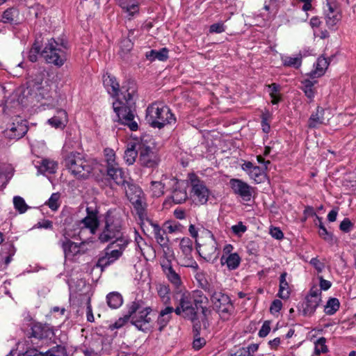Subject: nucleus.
<instances>
[{"mask_svg": "<svg viewBox=\"0 0 356 356\" xmlns=\"http://www.w3.org/2000/svg\"><path fill=\"white\" fill-rule=\"evenodd\" d=\"M106 302L110 308L118 309L123 303L122 296L117 291L111 292L106 296Z\"/></svg>", "mask_w": 356, "mask_h": 356, "instance_id": "obj_34", "label": "nucleus"}, {"mask_svg": "<svg viewBox=\"0 0 356 356\" xmlns=\"http://www.w3.org/2000/svg\"><path fill=\"white\" fill-rule=\"evenodd\" d=\"M165 231L169 233H175L181 231V225L177 222H167L165 224Z\"/></svg>", "mask_w": 356, "mask_h": 356, "instance_id": "obj_58", "label": "nucleus"}, {"mask_svg": "<svg viewBox=\"0 0 356 356\" xmlns=\"http://www.w3.org/2000/svg\"><path fill=\"white\" fill-rule=\"evenodd\" d=\"M145 120L152 127L161 129L167 124H175L176 118L168 106L153 103L146 109Z\"/></svg>", "mask_w": 356, "mask_h": 356, "instance_id": "obj_4", "label": "nucleus"}, {"mask_svg": "<svg viewBox=\"0 0 356 356\" xmlns=\"http://www.w3.org/2000/svg\"><path fill=\"white\" fill-rule=\"evenodd\" d=\"M268 87L270 89V97L271 98V103L273 104H277L281 100V97L279 94L280 86L273 83L268 85Z\"/></svg>", "mask_w": 356, "mask_h": 356, "instance_id": "obj_48", "label": "nucleus"}, {"mask_svg": "<svg viewBox=\"0 0 356 356\" xmlns=\"http://www.w3.org/2000/svg\"><path fill=\"white\" fill-rule=\"evenodd\" d=\"M197 310L189 293L185 292L179 294L178 305L174 308L177 315L180 316L184 314V318L194 321L197 318Z\"/></svg>", "mask_w": 356, "mask_h": 356, "instance_id": "obj_8", "label": "nucleus"}, {"mask_svg": "<svg viewBox=\"0 0 356 356\" xmlns=\"http://www.w3.org/2000/svg\"><path fill=\"white\" fill-rule=\"evenodd\" d=\"M88 215L81 220V224L83 225L81 229L87 228L90 229L92 234H95L97 227H99V220L96 213L89 211V208H87Z\"/></svg>", "mask_w": 356, "mask_h": 356, "instance_id": "obj_26", "label": "nucleus"}, {"mask_svg": "<svg viewBox=\"0 0 356 356\" xmlns=\"http://www.w3.org/2000/svg\"><path fill=\"white\" fill-rule=\"evenodd\" d=\"M16 250L13 244L6 243L3 245L1 252H0V262H3L8 266L12 261L13 255L15 254Z\"/></svg>", "mask_w": 356, "mask_h": 356, "instance_id": "obj_30", "label": "nucleus"}, {"mask_svg": "<svg viewBox=\"0 0 356 356\" xmlns=\"http://www.w3.org/2000/svg\"><path fill=\"white\" fill-rule=\"evenodd\" d=\"M22 356H65V348L61 346H56L46 352L31 348L22 353Z\"/></svg>", "mask_w": 356, "mask_h": 356, "instance_id": "obj_23", "label": "nucleus"}, {"mask_svg": "<svg viewBox=\"0 0 356 356\" xmlns=\"http://www.w3.org/2000/svg\"><path fill=\"white\" fill-rule=\"evenodd\" d=\"M60 197V194L59 193H54L44 204L48 206L52 211H57L60 204L59 201Z\"/></svg>", "mask_w": 356, "mask_h": 356, "instance_id": "obj_46", "label": "nucleus"}, {"mask_svg": "<svg viewBox=\"0 0 356 356\" xmlns=\"http://www.w3.org/2000/svg\"><path fill=\"white\" fill-rule=\"evenodd\" d=\"M112 246V244H109L107 248L104 250V254L99 257L97 260L96 266L99 267L104 270V268L110 266L113 263H114L116 260H118L122 256L121 250H111L109 249Z\"/></svg>", "mask_w": 356, "mask_h": 356, "instance_id": "obj_16", "label": "nucleus"}, {"mask_svg": "<svg viewBox=\"0 0 356 356\" xmlns=\"http://www.w3.org/2000/svg\"><path fill=\"white\" fill-rule=\"evenodd\" d=\"M206 344V340L204 338L199 337V333L195 334L194 340L193 342V347L195 350H200Z\"/></svg>", "mask_w": 356, "mask_h": 356, "instance_id": "obj_60", "label": "nucleus"}, {"mask_svg": "<svg viewBox=\"0 0 356 356\" xmlns=\"http://www.w3.org/2000/svg\"><path fill=\"white\" fill-rule=\"evenodd\" d=\"M14 13L15 10L12 8L6 9L2 15V19L1 22L3 23L13 24L14 22Z\"/></svg>", "mask_w": 356, "mask_h": 356, "instance_id": "obj_56", "label": "nucleus"}, {"mask_svg": "<svg viewBox=\"0 0 356 356\" xmlns=\"http://www.w3.org/2000/svg\"><path fill=\"white\" fill-rule=\"evenodd\" d=\"M106 171L107 175L112 179L117 185L122 186V188L126 186L129 181L130 178L119 165L108 167Z\"/></svg>", "mask_w": 356, "mask_h": 356, "instance_id": "obj_18", "label": "nucleus"}, {"mask_svg": "<svg viewBox=\"0 0 356 356\" xmlns=\"http://www.w3.org/2000/svg\"><path fill=\"white\" fill-rule=\"evenodd\" d=\"M138 152V149H136V145L131 144L129 145L127 149L124 152V158L126 163L128 165H132L134 163L137 157Z\"/></svg>", "mask_w": 356, "mask_h": 356, "instance_id": "obj_40", "label": "nucleus"}, {"mask_svg": "<svg viewBox=\"0 0 356 356\" xmlns=\"http://www.w3.org/2000/svg\"><path fill=\"white\" fill-rule=\"evenodd\" d=\"M282 307V301L280 300H274L270 307V312L271 314H274L278 313Z\"/></svg>", "mask_w": 356, "mask_h": 356, "instance_id": "obj_64", "label": "nucleus"}, {"mask_svg": "<svg viewBox=\"0 0 356 356\" xmlns=\"http://www.w3.org/2000/svg\"><path fill=\"white\" fill-rule=\"evenodd\" d=\"M127 197L133 204L136 213L140 220L146 218V199L142 189L137 185L129 181L126 186L122 188Z\"/></svg>", "mask_w": 356, "mask_h": 356, "instance_id": "obj_7", "label": "nucleus"}, {"mask_svg": "<svg viewBox=\"0 0 356 356\" xmlns=\"http://www.w3.org/2000/svg\"><path fill=\"white\" fill-rule=\"evenodd\" d=\"M306 56V51H300L298 54L293 56H282L281 57V60L284 67L298 69L302 65V58Z\"/></svg>", "mask_w": 356, "mask_h": 356, "instance_id": "obj_25", "label": "nucleus"}, {"mask_svg": "<svg viewBox=\"0 0 356 356\" xmlns=\"http://www.w3.org/2000/svg\"><path fill=\"white\" fill-rule=\"evenodd\" d=\"M241 262V258L237 253H232L228 256L223 254L220 258L222 265H227L229 270L236 269Z\"/></svg>", "mask_w": 356, "mask_h": 356, "instance_id": "obj_31", "label": "nucleus"}, {"mask_svg": "<svg viewBox=\"0 0 356 356\" xmlns=\"http://www.w3.org/2000/svg\"><path fill=\"white\" fill-rule=\"evenodd\" d=\"M171 197L175 204H181L187 199L186 191L177 183L172 192Z\"/></svg>", "mask_w": 356, "mask_h": 356, "instance_id": "obj_35", "label": "nucleus"}, {"mask_svg": "<svg viewBox=\"0 0 356 356\" xmlns=\"http://www.w3.org/2000/svg\"><path fill=\"white\" fill-rule=\"evenodd\" d=\"M270 331V322L269 321H266L263 323L261 329L259 331V336L260 337H266Z\"/></svg>", "mask_w": 356, "mask_h": 356, "instance_id": "obj_63", "label": "nucleus"}, {"mask_svg": "<svg viewBox=\"0 0 356 356\" xmlns=\"http://www.w3.org/2000/svg\"><path fill=\"white\" fill-rule=\"evenodd\" d=\"M41 47L38 42L35 41L33 44L32 45V47L29 51L28 54V59L32 63H35L38 60V56L39 54H41L40 51Z\"/></svg>", "mask_w": 356, "mask_h": 356, "instance_id": "obj_50", "label": "nucleus"}, {"mask_svg": "<svg viewBox=\"0 0 356 356\" xmlns=\"http://www.w3.org/2000/svg\"><path fill=\"white\" fill-rule=\"evenodd\" d=\"M191 184L193 195L197 197L202 204L206 203L209 197V190L206 186L197 178L192 179Z\"/></svg>", "mask_w": 356, "mask_h": 356, "instance_id": "obj_22", "label": "nucleus"}, {"mask_svg": "<svg viewBox=\"0 0 356 356\" xmlns=\"http://www.w3.org/2000/svg\"><path fill=\"white\" fill-rule=\"evenodd\" d=\"M317 218L320 222L318 225L319 236L327 243L332 244L334 241L333 234L327 230L326 227L323 225V222H321V218L319 217Z\"/></svg>", "mask_w": 356, "mask_h": 356, "instance_id": "obj_44", "label": "nucleus"}, {"mask_svg": "<svg viewBox=\"0 0 356 356\" xmlns=\"http://www.w3.org/2000/svg\"><path fill=\"white\" fill-rule=\"evenodd\" d=\"M64 164L76 179L88 178L94 169L93 161L76 152L68 153L65 156Z\"/></svg>", "mask_w": 356, "mask_h": 356, "instance_id": "obj_3", "label": "nucleus"}, {"mask_svg": "<svg viewBox=\"0 0 356 356\" xmlns=\"http://www.w3.org/2000/svg\"><path fill=\"white\" fill-rule=\"evenodd\" d=\"M200 286L210 296L213 309L223 321H227L234 310V307L229 296L224 293L218 287L207 281L200 282Z\"/></svg>", "mask_w": 356, "mask_h": 356, "instance_id": "obj_2", "label": "nucleus"}, {"mask_svg": "<svg viewBox=\"0 0 356 356\" xmlns=\"http://www.w3.org/2000/svg\"><path fill=\"white\" fill-rule=\"evenodd\" d=\"M141 307L140 301H133L126 305L127 314L122 317L119 318L114 323L109 325V329L113 330L122 327L129 320L131 316Z\"/></svg>", "mask_w": 356, "mask_h": 356, "instance_id": "obj_14", "label": "nucleus"}, {"mask_svg": "<svg viewBox=\"0 0 356 356\" xmlns=\"http://www.w3.org/2000/svg\"><path fill=\"white\" fill-rule=\"evenodd\" d=\"M248 175L251 179L258 184L262 182L265 178L264 170L260 167L256 165Z\"/></svg>", "mask_w": 356, "mask_h": 356, "instance_id": "obj_49", "label": "nucleus"}, {"mask_svg": "<svg viewBox=\"0 0 356 356\" xmlns=\"http://www.w3.org/2000/svg\"><path fill=\"white\" fill-rule=\"evenodd\" d=\"M231 229L234 234L240 236L246 232L247 227L242 222H239L236 225L232 226Z\"/></svg>", "mask_w": 356, "mask_h": 356, "instance_id": "obj_62", "label": "nucleus"}, {"mask_svg": "<svg viewBox=\"0 0 356 356\" xmlns=\"http://www.w3.org/2000/svg\"><path fill=\"white\" fill-rule=\"evenodd\" d=\"M124 225L120 213L108 211L104 217V226L99 234L101 243H107L124 234Z\"/></svg>", "mask_w": 356, "mask_h": 356, "instance_id": "obj_6", "label": "nucleus"}, {"mask_svg": "<svg viewBox=\"0 0 356 356\" xmlns=\"http://www.w3.org/2000/svg\"><path fill=\"white\" fill-rule=\"evenodd\" d=\"M146 58L149 61L159 60L165 61L168 58V49L163 47L159 50L152 49L145 54Z\"/></svg>", "mask_w": 356, "mask_h": 356, "instance_id": "obj_32", "label": "nucleus"}, {"mask_svg": "<svg viewBox=\"0 0 356 356\" xmlns=\"http://www.w3.org/2000/svg\"><path fill=\"white\" fill-rule=\"evenodd\" d=\"M173 312H175L174 307L172 306H167L159 312L157 319L155 322L157 330L159 332H162L168 325L172 319Z\"/></svg>", "mask_w": 356, "mask_h": 356, "instance_id": "obj_24", "label": "nucleus"}, {"mask_svg": "<svg viewBox=\"0 0 356 356\" xmlns=\"http://www.w3.org/2000/svg\"><path fill=\"white\" fill-rule=\"evenodd\" d=\"M354 227V224L348 218H344L340 223L339 229L346 233L349 232Z\"/></svg>", "mask_w": 356, "mask_h": 356, "instance_id": "obj_59", "label": "nucleus"}, {"mask_svg": "<svg viewBox=\"0 0 356 356\" xmlns=\"http://www.w3.org/2000/svg\"><path fill=\"white\" fill-rule=\"evenodd\" d=\"M134 43L131 42V40L129 38H124L121 40L120 48V54L121 57L123 58L125 57V56L131 51V50L133 49Z\"/></svg>", "mask_w": 356, "mask_h": 356, "instance_id": "obj_47", "label": "nucleus"}, {"mask_svg": "<svg viewBox=\"0 0 356 356\" xmlns=\"http://www.w3.org/2000/svg\"><path fill=\"white\" fill-rule=\"evenodd\" d=\"M150 190L154 197H160L164 193V184L161 181H152Z\"/></svg>", "mask_w": 356, "mask_h": 356, "instance_id": "obj_51", "label": "nucleus"}, {"mask_svg": "<svg viewBox=\"0 0 356 356\" xmlns=\"http://www.w3.org/2000/svg\"><path fill=\"white\" fill-rule=\"evenodd\" d=\"M287 273L284 272L280 277V286L277 296L282 299H287L290 296V288L286 278Z\"/></svg>", "mask_w": 356, "mask_h": 356, "instance_id": "obj_33", "label": "nucleus"}, {"mask_svg": "<svg viewBox=\"0 0 356 356\" xmlns=\"http://www.w3.org/2000/svg\"><path fill=\"white\" fill-rule=\"evenodd\" d=\"M225 31V26L224 23L220 22L218 23L213 24L209 27V32L211 33H221Z\"/></svg>", "mask_w": 356, "mask_h": 356, "instance_id": "obj_61", "label": "nucleus"}, {"mask_svg": "<svg viewBox=\"0 0 356 356\" xmlns=\"http://www.w3.org/2000/svg\"><path fill=\"white\" fill-rule=\"evenodd\" d=\"M192 299L197 309H201L202 313L206 316V312L208 311L206 307L209 302L208 298L204 295L202 291L196 290L193 291Z\"/></svg>", "mask_w": 356, "mask_h": 356, "instance_id": "obj_28", "label": "nucleus"}, {"mask_svg": "<svg viewBox=\"0 0 356 356\" xmlns=\"http://www.w3.org/2000/svg\"><path fill=\"white\" fill-rule=\"evenodd\" d=\"M28 131L26 122L17 121L13 122L4 131L6 137L10 139L18 140L22 138Z\"/></svg>", "mask_w": 356, "mask_h": 356, "instance_id": "obj_17", "label": "nucleus"}, {"mask_svg": "<svg viewBox=\"0 0 356 356\" xmlns=\"http://www.w3.org/2000/svg\"><path fill=\"white\" fill-rule=\"evenodd\" d=\"M31 337L36 338V339H42L46 337L45 332L44 330V328L42 327L41 325H35L31 328Z\"/></svg>", "mask_w": 356, "mask_h": 356, "instance_id": "obj_57", "label": "nucleus"}, {"mask_svg": "<svg viewBox=\"0 0 356 356\" xmlns=\"http://www.w3.org/2000/svg\"><path fill=\"white\" fill-rule=\"evenodd\" d=\"M138 163L144 168H156L161 161L158 153L143 143L138 145Z\"/></svg>", "mask_w": 356, "mask_h": 356, "instance_id": "obj_9", "label": "nucleus"}, {"mask_svg": "<svg viewBox=\"0 0 356 356\" xmlns=\"http://www.w3.org/2000/svg\"><path fill=\"white\" fill-rule=\"evenodd\" d=\"M114 239L115 241L111 244H112V245L113 244H116V246L119 248V249H117L116 250H121L122 254L123 251L125 250L129 243V239L124 234L119 237L115 238Z\"/></svg>", "mask_w": 356, "mask_h": 356, "instance_id": "obj_52", "label": "nucleus"}, {"mask_svg": "<svg viewBox=\"0 0 356 356\" xmlns=\"http://www.w3.org/2000/svg\"><path fill=\"white\" fill-rule=\"evenodd\" d=\"M86 242L83 241L77 243L72 241H67L59 243V245L62 248L65 258L72 259L74 257L78 254H83L86 252V250L83 249V245Z\"/></svg>", "mask_w": 356, "mask_h": 356, "instance_id": "obj_15", "label": "nucleus"}, {"mask_svg": "<svg viewBox=\"0 0 356 356\" xmlns=\"http://www.w3.org/2000/svg\"><path fill=\"white\" fill-rule=\"evenodd\" d=\"M324 112L325 110L322 107L317 106L316 112L312 113L308 120V127L314 129L323 124Z\"/></svg>", "mask_w": 356, "mask_h": 356, "instance_id": "obj_29", "label": "nucleus"}, {"mask_svg": "<svg viewBox=\"0 0 356 356\" xmlns=\"http://www.w3.org/2000/svg\"><path fill=\"white\" fill-rule=\"evenodd\" d=\"M156 291L159 296L160 297L161 301L165 305H168L170 302V287L167 284H159L156 286Z\"/></svg>", "mask_w": 356, "mask_h": 356, "instance_id": "obj_39", "label": "nucleus"}, {"mask_svg": "<svg viewBox=\"0 0 356 356\" xmlns=\"http://www.w3.org/2000/svg\"><path fill=\"white\" fill-rule=\"evenodd\" d=\"M325 342L326 339L324 337H321L316 341L315 343V351L317 355L325 353L328 351Z\"/></svg>", "mask_w": 356, "mask_h": 356, "instance_id": "obj_55", "label": "nucleus"}, {"mask_svg": "<svg viewBox=\"0 0 356 356\" xmlns=\"http://www.w3.org/2000/svg\"><path fill=\"white\" fill-rule=\"evenodd\" d=\"M179 248L184 255L188 256L192 254L193 241L188 237L183 238L179 243Z\"/></svg>", "mask_w": 356, "mask_h": 356, "instance_id": "obj_45", "label": "nucleus"}, {"mask_svg": "<svg viewBox=\"0 0 356 356\" xmlns=\"http://www.w3.org/2000/svg\"><path fill=\"white\" fill-rule=\"evenodd\" d=\"M104 156H105V160L106 162V168L108 167H112L116 165H118V163L115 161V152L110 148H106L104 149Z\"/></svg>", "mask_w": 356, "mask_h": 356, "instance_id": "obj_53", "label": "nucleus"}, {"mask_svg": "<svg viewBox=\"0 0 356 356\" xmlns=\"http://www.w3.org/2000/svg\"><path fill=\"white\" fill-rule=\"evenodd\" d=\"M162 270L168 280L177 289L182 284L180 275L174 270L170 261L161 264Z\"/></svg>", "mask_w": 356, "mask_h": 356, "instance_id": "obj_20", "label": "nucleus"}, {"mask_svg": "<svg viewBox=\"0 0 356 356\" xmlns=\"http://www.w3.org/2000/svg\"><path fill=\"white\" fill-rule=\"evenodd\" d=\"M52 88L49 80L42 81L40 86L37 87V95L41 99H49L51 97Z\"/></svg>", "mask_w": 356, "mask_h": 356, "instance_id": "obj_36", "label": "nucleus"}, {"mask_svg": "<svg viewBox=\"0 0 356 356\" xmlns=\"http://www.w3.org/2000/svg\"><path fill=\"white\" fill-rule=\"evenodd\" d=\"M58 164L56 162L44 159L39 166V171L42 173L54 174L56 171Z\"/></svg>", "mask_w": 356, "mask_h": 356, "instance_id": "obj_38", "label": "nucleus"}, {"mask_svg": "<svg viewBox=\"0 0 356 356\" xmlns=\"http://www.w3.org/2000/svg\"><path fill=\"white\" fill-rule=\"evenodd\" d=\"M340 303L337 298H330L325 306L324 312L327 315H333L339 309Z\"/></svg>", "mask_w": 356, "mask_h": 356, "instance_id": "obj_43", "label": "nucleus"}, {"mask_svg": "<svg viewBox=\"0 0 356 356\" xmlns=\"http://www.w3.org/2000/svg\"><path fill=\"white\" fill-rule=\"evenodd\" d=\"M147 220L153 228V233L156 242L162 247H167L169 240L166 235V231L162 229L157 223L147 218Z\"/></svg>", "mask_w": 356, "mask_h": 356, "instance_id": "obj_27", "label": "nucleus"}, {"mask_svg": "<svg viewBox=\"0 0 356 356\" xmlns=\"http://www.w3.org/2000/svg\"><path fill=\"white\" fill-rule=\"evenodd\" d=\"M196 249L199 255L207 261L213 263L218 258L219 251L217 247V242L213 235L211 238L203 245L197 244Z\"/></svg>", "mask_w": 356, "mask_h": 356, "instance_id": "obj_12", "label": "nucleus"}, {"mask_svg": "<svg viewBox=\"0 0 356 356\" xmlns=\"http://www.w3.org/2000/svg\"><path fill=\"white\" fill-rule=\"evenodd\" d=\"M316 81H312L309 79H305L301 82L302 86L301 90L305 92V96L309 99V102H312L316 94V90L314 88V84Z\"/></svg>", "mask_w": 356, "mask_h": 356, "instance_id": "obj_37", "label": "nucleus"}, {"mask_svg": "<svg viewBox=\"0 0 356 356\" xmlns=\"http://www.w3.org/2000/svg\"><path fill=\"white\" fill-rule=\"evenodd\" d=\"M328 65L329 63L325 58L319 57L316 61L315 70L312 72V74L317 76H321L325 73Z\"/></svg>", "mask_w": 356, "mask_h": 356, "instance_id": "obj_41", "label": "nucleus"}, {"mask_svg": "<svg viewBox=\"0 0 356 356\" xmlns=\"http://www.w3.org/2000/svg\"><path fill=\"white\" fill-rule=\"evenodd\" d=\"M67 41L63 39L56 40L54 38H51L48 40L41 52V56L47 63L61 67L67 60Z\"/></svg>", "mask_w": 356, "mask_h": 356, "instance_id": "obj_5", "label": "nucleus"}, {"mask_svg": "<svg viewBox=\"0 0 356 356\" xmlns=\"http://www.w3.org/2000/svg\"><path fill=\"white\" fill-rule=\"evenodd\" d=\"M321 302V291L316 286H313L302 303V314L310 316L314 314Z\"/></svg>", "mask_w": 356, "mask_h": 356, "instance_id": "obj_11", "label": "nucleus"}, {"mask_svg": "<svg viewBox=\"0 0 356 356\" xmlns=\"http://www.w3.org/2000/svg\"><path fill=\"white\" fill-rule=\"evenodd\" d=\"M229 184L234 194L245 202L250 201L253 188L250 185L238 179H232Z\"/></svg>", "mask_w": 356, "mask_h": 356, "instance_id": "obj_13", "label": "nucleus"}, {"mask_svg": "<svg viewBox=\"0 0 356 356\" xmlns=\"http://www.w3.org/2000/svg\"><path fill=\"white\" fill-rule=\"evenodd\" d=\"M117 3L127 14L129 19L139 14L140 4L137 0H117Z\"/></svg>", "mask_w": 356, "mask_h": 356, "instance_id": "obj_21", "label": "nucleus"}, {"mask_svg": "<svg viewBox=\"0 0 356 356\" xmlns=\"http://www.w3.org/2000/svg\"><path fill=\"white\" fill-rule=\"evenodd\" d=\"M13 204L15 209L18 211L20 213H25L29 207L26 204L24 200L20 196H15L13 198Z\"/></svg>", "mask_w": 356, "mask_h": 356, "instance_id": "obj_54", "label": "nucleus"}, {"mask_svg": "<svg viewBox=\"0 0 356 356\" xmlns=\"http://www.w3.org/2000/svg\"><path fill=\"white\" fill-rule=\"evenodd\" d=\"M325 14V22L329 28L335 26L341 19L340 11L334 3H327Z\"/></svg>", "mask_w": 356, "mask_h": 356, "instance_id": "obj_19", "label": "nucleus"}, {"mask_svg": "<svg viewBox=\"0 0 356 356\" xmlns=\"http://www.w3.org/2000/svg\"><path fill=\"white\" fill-rule=\"evenodd\" d=\"M58 116H54L48 120V122L55 128H59L64 126V120L66 119L67 113L64 110L58 111Z\"/></svg>", "mask_w": 356, "mask_h": 356, "instance_id": "obj_42", "label": "nucleus"}, {"mask_svg": "<svg viewBox=\"0 0 356 356\" xmlns=\"http://www.w3.org/2000/svg\"><path fill=\"white\" fill-rule=\"evenodd\" d=\"M141 302V305L143 302ZM152 312L151 307H143L138 309L133 316L131 317V323L134 325L138 330L143 332H147L149 330L150 323L152 320L149 317L150 313Z\"/></svg>", "mask_w": 356, "mask_h": 356, "instance_id": "obj_10", "label": "nucleus"}, {"mask_svg": "<svg viewBox=\"0 0 356 356\" xmlns=\"http://www.w3.org/2000/svg\"><path fill=\"white\" fill-rule=\"evenodd\" d=\"M104 83L110 86L108 93L116 100L113 103V108L118 118L117 121L127 126L131 131L138 129V122L135 120L133 107L135 105L134 97L137 95V86L134 81H127L120 88L116 78L108 75Z\"/></svg>", "mask_w": 356, "mask_h": 356, "instance_id": "obj_1", "label": "nucleus"}]
</instances>
